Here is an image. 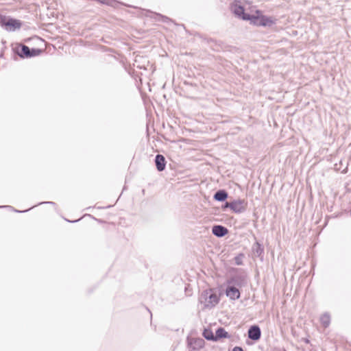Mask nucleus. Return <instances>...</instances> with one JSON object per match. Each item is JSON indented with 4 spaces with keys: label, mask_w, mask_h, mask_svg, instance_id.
<instances>
[{
    "label": "nucleus",
    "mask_w": 351,
    "mask_h": 351,
    "mask_svg": "<svg viewBox=\"0 0 351 351\" xmlns=\"http://www.w3.org/2000/svg\"><path fill=\"white\" fill-rule=\"evenodd\" d=\"M244 19H248L250 21V24L262 27H271L276 24V19L263 15L262 12L258 10L256 11V14L245 16Z\"/></svg>",
    "instance_id": "nucleus-1"
},
{
    "label": "nucleus",
    "mask_w": 351,
    "mask_h": 351,
    "mask_svg": "<svg viewBox=\"0 0 351 351\" xmlns=\"http://www.w3.org/2000/svg\"><path fill=\"white\" fill-rule=\"evenodd\" d=\"M12 49L14 54L19 56L21 58H29L39 56L42 53V49L32 48L21 43H14L12 45Z\"/></svg>",
    "instance_id": "nucleus-2"
},
{
    "label": "nucleus",
    "mask_w": 351,
    "mask_h": 351,
    "mask_svg": "<svg viewBox=\"0 0 351 351\" xmlns=\"http://www.w3.org/2000/svg\"><path fill=\"white\" fill-rule=\"evenodd\" d=\"M199 301L204 308H211L219 303V298L215 291L206 289L202 292Z\"/></svg>",
    "instance_id": "nucleus-3"
},
{
    "label": "nucleus",
    "mask_w": 351,
    "mask_h": 351,
    "mask_svg": "<svg viewBox=\"0 0 351 351\" xmlns=\"http://www.w3.org/2000/svg\"><path fill=\"white\" fill-rule=\"evenodd\" d=\"M0 25L6 31L14 32L21 28L22 23L21 21L16 19L7 17L5 16H1Z\"/></svg>",
    "instance_id": "nucleus-4"
},
{
    "label": "nucleus",
    "mask_w": 351,
    "mask_h": 351,
    "mask_svg": "<svg viewBox=\"0 0 351 351\" xmlns=\"http://www.w3.org/2000/svg\"><path fill=\"white\" fill-rule=\"evenodd\" d=\"M230 10L231 12L238 18L243 20L248 21V19H245V16L247 15H250V14L245 12V9L243 5H242V0H234L230 4Z\"/></svg>",
    "instance_id": "nucleus-5"
},
{
    "label": "nucleus",
    "mask_w": 351,
    "mask_h": 351,
    "mask_svg": "<svg viewBox=\"0 0 351 351\" xmlns=\"http://www.w3.org/2000/svg\"><path fill=\"white\" fill-rule=\"evenodd\" d=\"M247 283V278L244 275H235L228 280L227 284L233 285L234 287H243Z\"/></svg>",
    "instance_id": "nucleus-6"
},
{
    "label": "nucleus",
    "mask_w": 351,
    "mask_h": 351,
    "mask_svg": "<svg viewBox=\"0 0 351 351\" xmlns=\"http://www.w3.org/2000/svg\"><path fill=\"white\" fill-rule=\"evenodd\" d=\"M226 295L231 300H236L240 298L241 293L239 288L234 287L233 285L227 284L225 291Z\"/></svg>",
    "instance_id": "nucleus-7"
},
{
    "label": "nucleus",
    "mask_w": 351,
    "mask_h": 351,
    "mask_svg": "<svg viewBox=\"0 0 351 351\" xmlns=\"http://www.w3.org/2000/svg\"><path fill=\"white\" fill-rule=\"evenodd\" d=\"M230 208L235 213H243L245 210V201L237 199L230 202Z\"/></svg>",
    "instance_id": "nucleus-8"
},
{
    "label": "nucleus",
    "mask_w": 351,
    "mask_h": 351,
    "mask_svg": "<svg viewBox=\"0 0 351 351\" xmlns=\"http://www.w3.org/2000/svg\"><path fill=\"white\" fill-rule=\"evenodd\" d=\"M248 338L253 341H258L261 337V330L258 326L253 325L250 327L247 331Z\"/></svg>",
    "instance_id": "nucleus-9"
},
{
    "label": "nucleus",
    "mask_w": 351,
    "mask_h": 351,
    "mask_svg": "<svg viewBox=\"0 0 351 351\" xmlns=\"http://www.w3.org/2000/svg\"><path fill=\"white\" fill-rule=\"evenodd\" d=\"M212 233L217 237H223L228 233V230L226 227L221 225H214L212 227Z\"/></svg>",
    "instance_id": "nucleus-10"
},
{
    "label": "nucleus",
    "mask_w": 351,
    "mask_h": 351,
    "mask_svg": "<svg viewBox=\"0 0 351 351\" xmlns=\"http://www.w3.org/2000/svg\"><path fill=\"white\" fill-rule=\"evenodd\" d=\"M166 160L163 155L157 154L155 157V165L158 171H162L166 167Z\"/></svg>",
    "instance_id": "nucleus-11"
},
{
    "label": "nucleus",
    "mask_w": 351,
    "mask_h": 351,
    "mask_svg": "<svg viewBox=\"0 0 351 351\" xmlns=\"http://www.w3.org/2000/svg\"><path fill=\"white\" fill-rule=\"evenodd\" d=\"M150 13L152 14L151 17L156 21H160V22L165 23H169L173 22L172 19H171L168 16L162 15L160 13L152 12H150Z\"/></svg>",
    "instance_id": "nucleus-12"
},
{
    "label": "nucleus",
    "mask_w": 351,
    "mask_h": 351,
    "mask_svg": "<svg viewBox=\"0 0 351 351\" xmlns=\"http://www.w3.org/2000/svg\"><path fill=\"white\" fill-rule=\"evenodd\" d=\"M228 197V192L224 189H220L215 192L213 199L218 202H224Z\"/></svg>",
    "instance_id": "nucleus-13"
},
{
    "label": "nucleus",
    "mask_w": 351,
    "mask_h": 351,
    "mask_svg": "<svg viewBox=\"0 0 351 351\" xmlns=\"http://www.w3.org/2000/svg\"><path fill=\"white\" fill-rule=\"evenodd\" d=\"M215 337V341H217L223 338H229L230 335L223 327H219L216 330Z\"/></svg>",
    "instance_id": "nucleus-14"
},
{
    "label": "nucleus",
    "mask_w": 351,
    "mask_h": 351,
    "mask_svg": "<svg viewBox=\"0 0 351 351\" xmlns=\"http://www.w3.org/2000/svg\"><path fill=\"white\" fill-rule=\"evenodd\" d=\"M204 341L202 339H191L189 342L190 346L193 350H199L204 346Z\"/></svg>",
    "instance_id": "nucleus-15"
},
{
    "label": "nucleus",
    "mask_w": 351,
    "mask_h": 351,
    "mask_svg": "<svg viewBox=\"0 0 351 351\" xmlns=\"http://www.w3.org/2000/svg\"><path fill=\"white\" fill-rule=\"evenodd\" d=\"M252 251L256 256L261 257L263 256L264 252V248L263 245L258 241H256L253 245Z\"/></svg>",
    "instance_id": "nucleus-16"
},
{
    "label": "nucleus",
    "mask_w": 351,
    "mask_h": 351,
    "mask_svg": "<svg viewBox=\"0 0 351 351\" xmlns=\"http://www.w3.org/2000/svg\"><path fill=\"white\" fill-rule=\"evenodd\" d=\"M320 322L324 328L329 326L330 323V315L328 313H324L320 317Z\"/></svg>",
    "instance_id": "nucleus-17"
},
{
    "label": "nucleus",
    "mask_w": 351,
    "mask_h": 351,
    "mask_svg": "<svg viewBox=\"0 0 351 351\" xmlns=\"http://www.w3.org/2000/svg\"><path fill=\"white\" fill-rule=\"evenodd\" d=\"M202 335L208 341H215V335L213 334L212 330L210 328H204Z\"/></svg>",
    "instance_id": "nucleus-18"
},
{
    "label": "nucleus",
    "mask_w": 351,
    "mask_h": 351,
    "mask_svg": "<svg viewBox=\"0 0 351 351\" xmlns=\"http://www.w3.org/2000/svg\"><path fill=\"white\" fill-rule=\"evenodd\" d=\"M51 204V205H53L54 206H56V203L53 202H40L38 204V205H40V204Z\"/></svg>",
    "instance_id": "nucleus-19"
},
{
    "label": "nucleus",
    "mask_w": 351,
    "mask_h": 351,
    "mask_svg": "<svg viewBox=\"0 0 351 351\" xmlns=\"http://www.w3.org/2000/svg\"><path fill=\"white\" fill-rule=\"evenodd\" d=\"M36 206H37V205H36ZM34 207H35V206H32V208H34ZM30 209H31V208H29V209H26V210H16V209H14V212H16V213H25V212L29 211Z\"/></svg>",
    "instance_id": "nucleus-20"
},
{
    "label": "nucleus",
    "mask_w": 351,
    "mask_h": 351,
    "mask_svg": "<svg viewBox=\"0 0 351 351\" xmlns=\"http://www.w3.org/2000/svg\"><path fill=\"white\" fill-rule=\"evenodd\" d=\"M230 202H226L224 205L222 206L223 209L225 210L227 208H230Z\"/></svg>",
    "instance_id": "nucleus-21"
},
{
    "label": "nucleus",
    "mask_w": 351,
    "mask_h": 351,
    "mask_svg": "<svg viewBox=\"0 0 351 351\" xmlns=\"http://www.w3.org/2000/svg\"><path fill=\"white\" fill-rule=\"evenodd\" d=\"M232 351H243L241 347L236 346L233 348Z\"/></svg>",
    "instance_id": "nucleus-22"
},
{
    "label": "nucleus",
    "mask_w": 351,
    "mask_h": 351,
    "mask_svg": "<svg viewBox=\"0 0 351 351\" xmlns=\"http://www.w3.org/2000/svg\"><path fill=\"white\" fill-rule=\"evenodd\" d=\"M235 261H236V264L238 265H241V262L240 261L239 257H236L235 258Z\"/></svg>",
    "instance_id": "nucleus-23"
},
{
    "label": "nucleus",
    "mask_w": 351,
    "mask_h": 351,
    "mask_svg": "<svg viewBox=\"0 0 351 351\" xmlns=\"http://www.w3.org/2000/svg\"><path fill=\"white\" fill-rule=\"evenodd\" d=\"M0 208H12L11 206H0Z\"/></svg>",
    "instance_id": "nucleus-24"
},
{
    "label": "nucleus",
    "mask_w": 351,
    "mask_h": 351,
    "mask_svg": "<svg viewBox=\"0 0 351 351\" xmlns=\"http://www.w3.org/2000/svg\"><path fill=\"white\" fill-rule=\"evenodd\" d=\"M80 219H77V220H74V221H68L69 222H71V223H75V222H77L79 221Z\"/></svg>",
    "instance_id": "nucleus-25"
},
{
    "label": "nucleus",
    "mask_w": 351,
    "mask_h": 351,
    "mask_svg": "<svg viewBox=\"0 0 351 351\" xmlns=\"http://www.w3.org/2000/svg\"><path fill=\"white\" fill-rule=\"evenodd\" d=\"M274 351H285V350L275 349Z\"/></svg>",
    "instance_id": "nucleus-26"
}]
</instances>
